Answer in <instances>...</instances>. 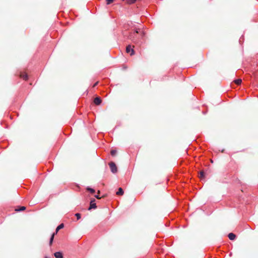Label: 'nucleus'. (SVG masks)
<instances>
[{"label":"nucleus","instance_id":"obj_18","mask_svg":"<svg viewBox=\"0 0 258 258\" xmlns=\"http://www.w3.org/2000/svg\"><path fill=\"white\" fill-rule=\"evenodd\" d=\"M116 153V151L115 150H112L111 151V155L112 156H114Z\"/></svg>","mask_w":258,"mask_h":258},{"label":"nucleus","instance_id":"obj_10","mask_svg":"<svg viewBox=\"0 0 258 258\" xmlns=\"http://www.w3.org/2000/svg\"><path fill=\"white\" fill-rule=\"evenodd\" d=\"M55 234V233H53L51 235V237L50 238V240H49V244L50 245H51L53 242Z\"/></svg>","mask_w":258,"mask_h":258},{"label":"nucleus","instance_id":"obj_14","mask_svg":"<svg viewBox=\"0 0 258 258\" xmlns=\"http://www.w3.org/2000/svg\"><path fill=\"white\" fill-rule=\"evenodd\" d=\"M87 190L89 191L91 193L93 194L95 192V190L92 188L90 187H87Z\"/></svg>","mask_w":258,"mask_h":258},{"label":"nucleus","instance_id":"obj_23","mask_svg":"<svg viewBox=\"0 0 258 258\" xmlns=\"http://www.w3.org/2000/svg\"><path fill=\"white\" fill-rule=\"evenodd\" d=\"M45 258H47V257H45Z\"/></svg>","mask_w":258,"mask_h":258},{"label":"nucleus","instance_id":"obj_19","mask_svg":"<svg viewBox=\"0 0 258 258\" xmlns=\"http://www.w3.org/2000/svg\"><path fill=\"white\" fill-rule=\"evenodd\" d=\"M106 4L107 5H109L111 3H112L114 0H106Z\"/></svg>","mask_w":258,"mask_h":258},{"label":"nucleus","instance_id":"obj_4","mask_svg":"<svg viewBox=\"0 0 258 258\" xmlns=\"http://www.w3.org/2000/svg\"><path fill=\"white\" fill-rule=\"evenodd\" d=\"M95 200L94 199L91 201L90 203V207L88 208V210H90L92 209H96L97 206L96 204L95 203Z\"/></svg>","mask_w":258,"mask_h":258},{"label":"nucleus","instance_id":"obj_8","mask_svg":"<svg viewBox=\"0 0 258 258\" xmlns=\"http://www.w3.org/2000/svg\"><path fill=\"white\" fill-rule=\"evenodd\" d=\"M64 227L63 224L61 223L60 225H59L57 228H56L55 232H54L55 234H56L59 229L62 228Z\"/></svg>","mask_w":258,"mask_h":258},{"label":"nucleus","instance_id":"obj_22","mask_svg":"<svg viewBox=\"0 0 258 258\" xmlns=\"http://www.w3.org/2000/svg\"><path fill=\"white\" fill-rule=\"evenodd\" d=\"M95 197L97 199H100V198L99 197V196L98 195H96Z\"/></svg>","mask_w":258,"mask_h":258},{"label":"nucleus","instance_id":"obj_20","mask_svg":"<svg viewBox=\"0 0 258 258\" xmlns=\"http://www.w3.org/2000/svg\"><path fill=\"white\" fill-rule=\"evenodd\" d=\"M145 34V33L143 32V31H141V38H143V37H144Z\"/></svg>","mask_w":258,"mask_h":258},{"label":"nucleus","instance_id":"obj_15","mask_svg":"<svg viewBox=\"0 0 258 258\" xmlns=\"http://www.w3.org/2000/svg\"><path fill=\"white\" fill-rule=\"evenodd\" d=\"M137 0H127V3L129 4H132L136 2Z\"/></svg>","mask_w":258,"mask_h":258},{"label":"nucleus","instance_id":"obj_7","mask_svg":"<svg viewBox=\"0 0 258 258\" xmlns=\"http://www.w3.org/2000/svg\"><path fill=\"white\" fill-rule=\"evenodd\" d=\"M235 237H236L235 235L234 234H233V233H230L228 234V238H229V239H230L231 240H234Z\"/></svg>","mask_w":258,"mask_h":258},{"label":"nucleus","instance_id":"obj_9","mask_svg":"<svg viewBox=\"0 0 258 258\" xmlns=\"http://www.w3.org/2000/svg\"><path fill=\"white\" fill-rule=\"evenodd\" d=\"M123 194V190L122 188L120 187L118 189V190L116 192V195H122Z\"/></svg>","mask_w":258,"mask_h":258},{"label":"nucleus","instance_id":"obj_6","mask_svg":"<svg viewBox=\"0 0 258 258\" xmlns=\"http://www.w3.org/2000/svg\"><path fill=\"white\" fill-rule=\"evenodd\" d=\"M54 255L55 257V258H62L63 257L62 253L60 251L55 252L54 253Z\"/></svg>","mask_w":258,"mask_h":258},{"label":"nucleus","instance_id":"obj_3","mask_svg":"<svg viewBox=\"0 0 258 258\" xmlns=\"http://www.w3.org/2000/svg\"><path fill=\"white\" fill-rule=\"evenodd\" d=\"M126 51L127 53H131V55H133L135 53V51L133 48H132L130 45H128L126 48Z\"/></svg>","mask_w":258,"mask_h":258},{"label":"nucleus","instance_id":"obj_1","mask_svg":"<svg viewBox=\"0 0 258 258\" xmlns=\"http://www.w3.org/2000/svg\"><path fill=\"white\" fill-rule=\"evenodd\" d=\"M140 33V30L136 29L134 33H131L129 36L130 39L136 44H141L142 43L137 36V34Z\"/></svg>","mask_w":258,"mask_h":258},{"label":"nucleus","instance_id":"obj_13","mask_svg":"<svg viewBox=\"0 0 258 258\" xmlns=\"http://www.w3.org/2000/svg\"><path fill=\"white\" fill-rule=\"evenodd\" d=\"M235 83L237 84V85H240L241 82H242V80L241 79H237V80H235L234 81Z\"/></svg>","mask_w":258,"mask_h":258},{"label":"nucleus","instance_id":"obj_11","mask_svg":"<svg viewBox=\"0 0 258 258\" xmlns=\"http://www.w3.org/2000/svg\"><path fill=\"white\" fill-rule=\"evenodd\" d=\"M204 177H205L204 172L203 171H201L200 173V178L201 179H202V178H204Z\"/></svg>","mask_w":258,"mask_h":258},{"label":"nucleus","instance_id":"obj_21","mask_svg":"<svg viewBox=\"0 0 258 258\" xmlns=\"http://www.w3.org/2000/svg\"><path fill=\"white\" fill-rule=\"evenodd\" d=\"M98 83V82H96V83L94 84V85H93V87H95L96 86H97V85Z\"/></svg>","mask_w":258,"mask_h":258},{"label":"nucleus","instance_id":"obj_5","mask_svg":"<svg viewBox=\"0 0 258 258\" xmlns=\"http://www.w3.org/2000/svg\"><path fill=\"white\" fill-rule=\"evenodd\" d=\"M101 99L100 97H96L95 99H94V103L97 105H99L101 104Z\"/></svg>","mask_w":258,"mask_h":258},{"label":"nucleus","instance_id":"obj_2","mask_svg":"<svg viewBox=\"0 0 258 258\" xmlns=\"http://www.w3.org/2000/svg\"><path fill=\"white\" fill-rule=\"evenodd\" d=\"M109 165L111 171L113 173H115L117 172V167H116L115 164L114 162H111L109 163Z\"/></svg>","mask_w":258,"mask_h":258},{"label":"nucleus","instance_id":"obj_12","mask_svg":"<svg viewBox=\"0 0 258 258\" xmlns=\"http://www.w3.org/2000/svg\"><path fill=\"white\" fill-rule=\"evenodd\" d=\"M21 77L25 80H27L28 78V75L27 74H23L21 75Z\"/></svg>","mask_w":258,"mask_h":258},{"label":"nucleus","instance_id":"obj_16","mask_svg":"<svg viewBox=\"0 0 258 258\" xmlns=\"http://www.w3.org/2000/svg\"><path fill=\"white\" fill-rule=\"evenodd\" d=\"M26 208L25 207L22 206L21 207L20 209L16 210L17 211H22L25 210Z\"/></svg>","mask_w":258,"mask_h":258},{"label":"nucleus","instance_id":"obj_17","mask_svg":"<svg viewBox=\"0 0 258 258\" xmlns=\"http://www.w3.org/2000/svg\"><path fill=\"white\" fill-rule=\"evenodd\" d=\"M75 216H76L77 220H79L81 218V214L80 213L75 214Z\"/></svg>","mask_w":258,"mask_h":258}]
</instances>
